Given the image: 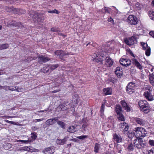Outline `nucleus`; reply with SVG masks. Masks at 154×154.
Listing matches in <instances>:
<instances>
[{
    "label": "nucleus",
    "instance_id": "f257e3e1",
    "mask_svg": "<svg viewBox=\"0 0 154 154\" xmlns=\"http://www.w3.org/2000/svg\"><path fill=\"white\" fill-rule=\"evenodd\" d=\"M133 133L137 138L146 136L147 132L146 130L142 127H137L134 129Z\"/></svg>",
    "mask_w": 154,
    "mask_h": 154
},
{
    "label": "nucleus",
    "instance_id": "f03ea898",
    "mask_svg": "<svg viewBox=\"0 0 154 154\" xmlns=\"http://www.w3.org/2000/svg\"><path fill=\"white\" fill-rule=\"evenodd\" d=\"M138 105L140 110L144 113H148L149 111V105L146 100L139 101Z\"/></svg>",
    "mask_w": 154,
    "mask_h": 154
},
{
    "label": "nucleus",
    "instance_id": "7ed1b4c3",
    "mask_svg": "<svg viewBox=\"0 0 154 154\" xmlns=\"http://www.w3.org/2000/svg\"><path fill=\"white\" fill-rule=\"evenodd\" d=\"M152 91V88L148 86L146 88L145 91L143 94L145 98L149 101H152L154 100V98L151 92Z\"/></svg>",
    "mask_w": 154,
    "mask_h": 154
},
{
    "label": "nucleus",
    "instance_id": "20e7f679",
    "mask_svg": "<svg viewBox=\"0 0 154 154\" xmlns=\"http://www.w3.org/2000/svg\"><path fill=\"white\" fill-rule=\"evenodd\" d=\"M134 146L138 149L143 148L146 146V143L143 142L141 138H137L134 140Z\"/></svg>",
    "mask_w": 154,
    "mask_h": 154
},
{
    "label": "nucleus",
    "instance_id": "39448f33",
    "mask_svg": "<svg viewBox=\"0 0 154 154\" xmlns=\"http://www.w3.org/2000/svg\"><path fill=\"white\" fill-rule=\"evenodd\" d=\"M93 56L94 58L92 60L94 62L100 63V64H103V61L105 59L103 55L94 54L93 55Z\"/></svg>",
    "mask_w": 154,
    "mask_h": 154
},
{
    "label": "nucleus",
    "instance_id": "423d86ee",
    "mask_svg": "<svg viewBox=\"0 0 154 154\" xmlns=\"http://www.w3.org/2000/svg\"><path fill=\"white\" fill-rule=\"evenodd\" d=\"M127 20L128 23L131 25H137L138 22L137 17L133 15H130L127 18Z\"/></svg>",
    "mask_w": 154,
    "mask_h": 154
},
{
    "label": "nucleus",
    "instance_id": "0eeeda50",
    "mask_svg": "<svg viewBox=\"0 0 154 154\" xmlns=\"http://www.w3.org/2000/svg\"><path fill=\"white\" fill-rule=\"evenodd\" d=\"M135 84L132 82L129 83L126 87V90L128 93L132 94L134 92Z\"/></svg>",
    "mask_w": 154,
    "mask_h": 154
},
{
    "label": "nucleus",
    "instance_id": "6e6552de",
    "mask_svg": "<svg viewBox=\"0 0 154 154\" xmlns=\"http://www.w3.org/2000/svg\"><path fill=\"white\" fill-rule=\"evenodd\" d=\"M114 61L110 57L107 56L105 59L104 65L107 67H111L113 64Z\"/></svg>",
    "mask_w": 154,
    "mask_h": 154
},
{
    "label": "nucleus",
    "instance_id": "1a4fd4ad",
    "mask_svg": "<svg viewBox=\"0 0 154 154\" xmlns=\"http://www.w3.org/2000/svg\"><path fill=\"white\" fill-rule=\"evenodd\" d=\"M125 43L128 45H131L135 43L137 41L134 36H132L129 39L126 38L124 40Z\"/></svg>",
    "mask_w": 154,
    "mask_h": 154
},
{
    "label": "nucleus",
    "instance_id": "9d476101",
    "mask_svg": "<svg viewBox=\"0 0 154 154\" xmlns=\"http://www.w3.org/2000/svg\"><path fill=\"white\" fill-rule=\"evenodd\" d=\"M141 44L142 46L143 49L146 50L145 54L147 56H149L151 53L150 47L148 46V45L146 43L141 42Z\"/></svg>",
    "mask_w": 154,
    "mask_h": 154
},
{
    "label": "nucleus",
    "instance_id": "9b49d317",
    "mask_svg": "<svg viewBox=\"0 0 154 154\" xmlns=\"http://www.w3.org/2000/svg\"><path fill=\"white\" fill-rule=\"evenodd\" d=\"M119 62L122 66L126 67L129 66L131 63L130 60L127 59L121 58L120 59Z\"/></svg>",
    "mask_w": 154,
    "mask_h": 154
},
{
    "label": "nucleus",
    "instance_id": "f8f14e48",
    "mask_svg": "<svg viewBox=\"0 0 154 154\" xmlns=\"http://www.w3.org/2000/svg\"><path fill=\"white\" fill-rule=\"evenodd\" d=\"M131 60L132 64L137 68L140 70L143 69V66L136 59L133 58L131 59Z\"/></svg>",
    "mask_w": 154,
    "mask_h": 154
},
{
    "label": "nucleus",
    "instance_id": "ddd939ff",
    "mask_svg": "<svg viewBox=\"0 0 154 154\" xmlns=\"http://www.w3.org/2000/svg\"><path fill=\"white\" fill-rule=\"evenodd\" d=\"M134 121L140 125L144 126L147 123V122L142 119L136 117L134 118Z\"/></svg>",
    "mask_w": 154,
    "mask_h": 154
},
{
    "label": "nucleus",
    "instance_id": "4468645a",
    "mask_svg": "<svg viewBox=\"0 0 154 154\" xmlns=\"http://www.w3.org/2000/svg\"><path fill=\"white\" fill-rule=\"evenodd\" d=\"M55 54L57 56H59L60 57L63 59V57H65L67 56V54L61 50H57L55 52Z\"/></svg>",
    "mask_w": 154,
    "mask_h": 154
},
{
    "label": "nucleus",
    "instance_id": "2eb2a0df",
    "mask_svg": "<svg viewBox=\"0 0 154 154\" xmlns=\"http://www.w3.org/2000/svg\"><path fill=\"white\" fill-rule=\"evenodd\" d=\"M57 119H58L57 117L48 119L46 121L45 124L48 126L53 125L55 123Z\"/></svg>",
    "mask_w": 154,
    "mask_h": 154
},
{
    "label": "nucleus",
    "instance_id": "dca6fc26",
    "mask_svg": "<svg viewBox=\"0 0 154 154\" xmlns=\"http://www.w3.org/2000/svg\"><path fill=\"white\" fill-rule=\"evenodd\" d=\"M55 152L54 147L51 146L45 149L44 151L45 154H52Z\"/></svg>",
    "mask_w": 154,
    "mask_h": 154
},
{
    "label": "nucleus",
    "instance_id": "f3484780",
    "mask_svg": "<svg viewBox=\"0 0 154 154\" xmlns=\"http://www.w3.org/2000/svg\"><path fill=\"white\" fill-rule=\"evenodd\" d=\"M38 62L40 63H42L49 61L50 59L46 57L41 56L38 57Z\"/></svg>",
    "mask_w": 154,
    "mask_h": 154
},
{
    "label": "nucleus",
    "instance_id": "a211bd4d",
    "mask_svg": "<svg viewBox=\"0 0 154 154\" xmlns=\"http://www.w3.org/2000/svg\"><path fill=\"white\" fill-rule=\"evenodd\" d=\"M122 69L121 68L118 67L116 68L115 72L117 77L119 78H120L122 75Z\"/></svg>",
    "mask_w": 154,
    "mask_h": 154
},
{
    "label": "nucleus",
    "instance_id": "6ab92c4d",
    "mask_svg": "<svg viewBox=\"0 0 154 154\" xmlns=\"http://www.w3.org/2000/svg\"><path fill=\"white\" fill-rule=\"evenodd\" d=\"M121 128V130L122 131H127L128 129V126L126 123H122L120 125Z\"/></svg>",
    "mask_w": 154,
    "mask_h": 154
},
{
    "label": "nucleus",
    "instance_id": "aec40b11",
    "mask_svg": "<svg viewBox=\"0 0 154 154\" xmlns=\"http://www.w3.org/2000/svg\"><path fill=\"white\" fill-rule=\"evenodd\" d=\"M121 103L123 108L125 110L128 112H129L130 110L131 109L130 107L127 105V103L124 100H121Z\"/></svg>",
    "mask_w": 154,
    "mask_h": 154
},
{
    "label": "nucleus",
    "instance_id": "412c9836",
    "mask_svg": "<svg viewBox=\"0 0 154 154\" xmlns=\"http://www.w3.org/2000/svg\"><path fill=\"white\" fill-rule=\"evenodd\" d=\"M103 94L106 95H111L112 91V89L110 88H104L103 90Z\"/></svg>",
    "mask_w": 154,
    "mask_h": 154
},
{
    "label": "nucleus",
    "instance_id": "4be33fe9",
    "mask_svg": "<svg viewBox=\"0 0 154 154\" xmlns=\"http://www.w3.org/2000/svg\"><path fill=\"white\" fill-rule=\"evenodd\" d=\"M68 137H65L63 139H57L56 141V142L58 144L63 145L66 143V141L68 140Z\"/></svg>",
    "mask_w": 154,
    "mask_h": 154
},
{
    "label": "nucleus",
    "instance_id": "5701e85b",
    "mask_svg": "<svg viewBox=\"0 0 154 154\" xmlns=\"http://www.w3.org/2000/svg\"><path fill=\"white\" fill-rule=\"evenodd\" d=\"M113 139L117 143H119L122 140V138L121 136L117 135L116 134H115L113 135Z\"/></svg>",
    "mask_w": 154,
    "mask_h": 154
},
{
    "label": "nucleus",
    "instance_id": "b1692460",
    "mask_svg": "<svg viewBox=\"0 0 154 154\" xmlns=\"http://www.w3.org/2000/svg\"><path fill=\"white\" fill-rule=\"evenodd\" d=\"M29 14L30 16L32 17V18H34L35 19L38 18L39 17L38 14L33 11H31L29 13Z\"/></svg>",
    "mask_w": 154,
    "mask_h": 154
},
{
    "label": "nucleus",
    "instance_id": "393cba45",
    "mask_svg": "<svg viewBox=\"0 0 154 154\" xmlns=\"http://www.w3.org/2000/svg\"><path fill=\"white\" fill-rule=\"evenodd\" d=\"M115 111L118 115L122 113V108L119 105H116V107Z\"/></svg>",
    "mask_w": 154,
    "mask_h": 154
},
{
    "label": "nucleus",
    "instance_id": "a878e982",
    "mask_svg": "<svg viewBox=\"0 0 154 154\" xmlns=\"http://www.w3.org/2000/svg\"><path fill=\"white\" fill-rule=\"evenodd\" d=\"M67 131L70 133H74L76 131L75 128L74 126H70L67 129Z\"/></svg>",
    "mask_w": 154,
    "mask_h": 154
},
{
    "label": "nucleus",
    "instance_id": "bb28decb",
    "mask_svg": "<svg viewBox=\"0 0 154 154\" xmlns=\"http://www.w3.org/2000/svg\"><path fill=\"white\" fill-rule=\"evenodd\" d=\"M135 6L137 9L139 10L143 9L144 7V5L143 4H141L138 2L136 4Z\"/></svg>",
    "mask_w": 154,
    "mask_h": 154
},
{
    "label": "nucleus",
    "instance_id": "cd10ccee",
    "mask_svg": "<svg viewBox=\"0 0 154 154\" xmlns=\"http://www.w3.org/2000/svg\"><path fill=\"white\" fill-rule=\"evenodd\" d=\"M67 109V107L65 106L64 104L60 105L57 108V109L58 110V111H60L61 110H63Z\"/></svg>",
    "mask_w": 154,
    "mask_h": 154
},
{
    "label": "nucleus",
    "instance_id": "c85d7f7f",
    "mask_svg": "<svg viewBox=\"0 0 154 154\" xmlns=\"http://www.w3.org/2000/svg\"><path fill=\"white\" fill-rule=\"evenodd\" d=\"M100 146L98 143H95L94 147V151L96 153L98 152L100 149Z\"/></svg>",
    "mask_w": 154,
    "mask_h": 154
},
{
    "label": "nucleus",
    "instance_id": "c756f323",
    "mask_svg": "<svg viewBox=\"0 0 154 154\" xmlns=\"http://www.w3.org/2000/svg\"><path fill=\"white\" fill-rule=\"evenodd\" d=\"M148 14L150 19L154 20V11H150L148 12Z\"/></svg>",
    "mask_w": 154,
    "mask_h": 154
},
{
    "label": "nucleus",
    "instance_id": "7c9ffc66",
    "mask_svg": "<svg viewBox=\"0 0 154 154\" xmlns=\"http://www.w3.org/2000/svg\"><path fill=\"white\" fill-rule=\"evenodd\" d=\"M9 47V45L7 44H5L0 45V50H3L7 49Z\"/></svg>",
    "mask_w": 154,
    "mask_h": 154
},
{
    "label": "nucleus",
    "instance_id": "2f4dec72",
    "mask_svg": "<svg viewBox=\"0 0 154 154\" xmlns=\"http://www.w3.org/2000/svg\"><path fill=\"white\" fill-rule=\"evenodd\" d=\"M117 117L118 118L119 120L122 121H124L125 120V119L124 116L122 114V113L118 115Z\"/></svg>",
    "mask_w": 154,
    "mask_h": 154
},
{
    "label": "nucleus",
    "instance_id": "473e14b6",
    "mask_svg": "<svg viewBox=\"0 0 154 154\" xmlns=\"http://www.w3.org/2000/svg\"><path fill=\"white\" fill-rule=\"evenodd\" d=\"M57 124L60 126V127L63 128H65V124L63 122L60 121H56Z\"/></svg>",
    "mask_w": 154,
    "mask_h": 154
},
{
    "label": "nucleus",
    "instance_id": "72a5a7b5",
    "mask_svg": "<svg viewBox=\"0 0 154 154\" xmlns=\"http://www.w3.org/2000/svg\"><path fill=\"white\" fill-rule=\"evenodd\" d=\"M29 147L27 146H23L20 148L19 150L20 151L23 150L28 151Z\"/></svg>",
    "mask_w": 154,
    "mask_h": 154
},
{
    "label": "nucleus",
    "instance_id": "f704fd0d",
    "mask_svg": "<svg viewBox=\"0 0 154 154\" xmlns=\"http://www.w3.org/2000/svg\"><path fill=\"white\" fill-rule=\"evenodd\" d=\"M134 149V146L132 143L129 144L128 146V149L129 151H131L133 150Z\"/></svg>",
    "mask_w": 154,
    "mask_h": 154
},
{
    "label": "nucleus",
    "instance_id": "c9c22d12",
    "mask_svg": "<svg viewBox=\"0 0 154 154\" xmlns=\"http://www.w3.org/2000/svg\"><path fill=\"white\" fill-rule=\"evenodd\" d=\"M48 12L51 14L56 13V14H58L59 12L56 9H54L52 11H48Z\"/></svg>",
    "mask_w": 154,
    "mask_h": 154
},
{
    "label": "nucleus",
    "instance_id": "e433bc0d",
    "mask_svg": "<svg viewBox=\"0 0 154 154\" xmlns=\"http://www.w3.org/2000/svg\"><path fill=\"white\" fill-rule=\"evenodd\" d=\"M32 141L29 140V138L27 140H18L17 141V142H23L24 143H26L28 142H31Z\"/></svg>",
    "mask_w": 154,
    "mask_h": 154
},
{
    "label": "nucleus",
    "instance_id": "4c0bfd02",
    "mask_svg": "<svg viewBox=\"0 0 154 154\" xmlns=\"http://www.w3.org/2000/svg\"><path fill=\"white\" fill-rule=\"evenodd\" d=\"M8 90L11 91H15L16 90V88L14 86H8Z\"/></svg>",
    "mask_w": 154,
    "mask_h": 154
},
{
    "label": "nucleus",
    "instance_id": "58836bf2",
    "mask_svg": "<svg viewBox=\"0 0 154 154\" xmlns=\"http://www.w3.org/2000/svg\"><path fill=\"white\" fill-rule=\"evenodd\" d=\"M148 143L151 146H154V140H149Z\"/></svg>",
    "mask_w": 154,
    "mask_h": 154
},
{
    "label": "nucleus",
    "instance_id": "ea45409f",
    "mask_svg": "<svg viewBox=\"0 0 154 154\" xmlns=\"http://www.w3.org/2000/svg\"><path fill=\"white\" fill-rule=\"evenodd\" d=\"M58 66V64L52 65L51 66L50 68L51 69L53 70L56 68Z\"/></svg>",
    "mask_w": 154,
    "mask_h": 154
},
{
    "label": "nucleus",
    "instance_id": "a19ab883",
    "mask_svg": "<svg viewBox=\"0 0 154 154\" xmlns=\"http://www.w3.org/2000/svg\"><path fill=\"white\" fill-rule=\"evenodd\" d=\"M87 137V136L86 135H82L81 136L77 137V138L83 140L85 138Z\"/></svg>",
    "mask_w": 154,
    "mask_h": 154
},
{
    "label": "nucleus",
    "instance_id": "79ce46f5",
    "mask_svg": "<svg viewBox=\"0 0 154 154\" xmlns=\"http://www.w3.org/2000/svg\"><path fill=\"white\" fill-rule=\"evenodd\" d=\"M150 82L151 83H154V73L152 74V76H151L150 77Z\"/></svg>",
    "mask_w": 154,
    "mask_h": 154
},
{
    "label": "nucleus",
    "instance_id": "37998d69",
    "mask_svg": "<svg viewBox=\"0 0 154 154\" xmlns=\"http://www.w3.org/2000/svg\"><path fill=\"white\" fill-rule=\"evenodd\" d=\"M36 149H35L34 148H31V147H29L28 151V152H35Z\"/></svg>",
    "mask_w": 154,
    "mask_h": 154
},
{
    "label": "nucleus",
    "instance_id": "c03bdc74",
    "mask_svg": "<svg viewBox=\"0 0 154 154\" xmlns=\"http://www.w3.org/2000/svg\"><path fill=\"white\" fill-rule=\"evenodd\" d=\"M31 137L34 140L37 137V136H36L34 133H31Z\"/></svg>",
    "mask_w": 154,
    "mask_h": 154
},
{
    "label": "nucleus",
    "instance_id": "a18cd8bd",
    "mask_svg": "<svg viewBox=\"0 0 154 154\" xmlns=\"http://www.w3.org/2000/svg\"><path fill=\"white\" fill-rule=\"evenodd\" d=\"M127 135L128 137L129 138H131L133 135L132 132L130 131H128V132Z\"/></svg>",
    "mask_w": 154,
    "mask_h": 154
},
{
    "label": "nucleus",
    "instance_id": "49530a36",
    "mask_svg": "<svg viewBox=\"0 0 154 154\" xmlns=\"http://www.w3.org/2000/svg\"><path fill=\"white\" fill-rule=\"evenodd\" d=\"M23 89L22 88H18L17 89L16 88V90L15 91L18 92H23Z\"/></svg>",
    "mask_w": 154,
    "mask_h": 154
},
{
    "label": "nucleus",
    "instance_id": "de8ad7c7",
    "mask_svg": "<svg viewBox=\"0 0 154 154\" xmlns=\"http://www.w3.org/2000/svg\"><path fill=\"white\" fill-rule=\"evenodd\" d=\"M148 154H154V148L150 150L148 152Z\"/></svg>",
    "mask_w": 154,
    "mask_h": 154
},
{
    "label": "nucleus",
    "instance_id": "09e8293b",
    "mask_svg": "<svg viewBox=\"0 0 154 154\" xmlns=\"http://www.w3.org/2000/svg\"><path fill=\"white\" fill-rule=\"evenodd\" d=\"M104 106V105L103 104H102V105L101 106L100 112L101 113H102L103 112Z\"/></svg>",
    "mask_w": 154,
    "mask_h": 154
},
{
    "label": "nucleus",
    "instance_id": "8fccbe9b",
    "mask_svg": "<svg viewBox=\"0 0 154 154\" xmlns=\"http://www.w3.org/2000/svg\"><path fill=\"white\" fill-rule=\"evenodd\" d=\"M104 10L105 11V12L106 13H109V8H107L106 7H104Z\"/></svg>",
    "mask_w": 154,
    "mask_h": 154
},
{
    "label": "nucleus",
    "instance_id": "3c124183",
    "mask_svg": "<svg viewBox=\"0 0 154 154\" xmlns=\"http://www.w3.org/2000/svg\"><path fill=\"white\" fill-rule=\"evenodd\" d=\"M51 31L53 32H57L58 30L57 28L53 27L51 28Z\"/></svg>",
    "mask_w": 154,
    "mask_h": 154
},
{
    "label": "nucleus",
    "instance_id": "603ef678",
    "mask_svg": "<svg viewBox=\"0 0 154 154\" xmlns=\"http://www.w3.org/2000/svg\"><path fill=\"white\" fill-rule=\"evenodd\" d=\"M149 34L154 38V31H151L150 32Z\"/></svg>",
    "mask_w": 154,
    "mask_h": 154
},
{
    "label": "nucleus",
    "instance_id": "864d4df0",
    "mask_svg": "<svg viewBox=\"0 0 154 154\" xmlns=\"http://www.w3.org/2000/svg\"><path fill=\"white\" fill-rule=\"evenodd\" d=\"M107 20L109 22H111L112 23H113V20L111 17L109 18Z\"/></svg>",
    "mask_w": 154,
    "mask_h": 154
},
{
    "label": "nucleus",
    "instance_id": "5fc2aeb1",
    "mask_svg": "<svg viewBox=\"0 0 154 154\" xmlns=\"http://www.w3.org/2000/svg\"><path fill=\"white\" fill-rule=\"evenodd\" d=\"M60 91V90H59V89L56 90L54 91H52V93H57V92L59 91Z\"/></svg>",
    "mask_w": 154,
    "mask_h": 154
},
{
    "label": "nucleus",
    "instance_id": "6e6d98bb",
    "mask_svg": "<svg viewBox=\"0 0 154 154\" xmlns=\"http://www.w3.org/2000/svg\"><path fill=\"white\" fill-rule=\"evenodd\" d=\"M8 86H4L3 89L5 90L6 91H7L8 90Z\"/></svg>",
    "mask_w": 154,
    "mask_h": 154
},
{
    "label": "nucleus",
    "instance_id": "4d7b16f0",
    "mask_svg": "<svg viewBox=\"0 0 154 154\" xmlns=\"http://www.w3.org/2000/svg\"><path fill=\"white\" fill-rule=\"evenodd\" d=\"M6 10L8 12H11V8H9L7 7L6 8Z\"/></svg>",
    "mask_w": 154,
    "mask_h": 154
},
{
    "label": "nucleus",
    "instance_id": "13d9d810",
    "mask_svg": "<svg viewBox=\"0 0 154 154\" xmlns=\"http://www.w3.org/2000/svg\"><path fill=\"white\" fill-rule=\"evenodd\" d=\"M43 120H44L43 119H37L36 120L37 122H40L41 121H42Z\"/></svg>",
    "mask_w": 154,
    "mask_h": 154
},
{
    "label": "nucleus",
    "instance_id": "bf43d9fd",
    "mask_svg": "<svg viewBox=\"0 0 154 154\" xmlns=\"http://www.w3.org/2000/svg\"><path fill=\"white\" fill-rule=\"evenodd\" d=\"M11 124H13L14 125H17V122H13V121L11 122Z\"/></svg>",
    "mask_w": 154,
    "mask_h": 154
},
{
    "label": "nucleus",
    "instance_id": "052dcab7",
    "mask_svg": "<svg viewBox=\"0 0 154 154\" xmlns=\"http://www.w3.org/2000/svg\"><path fill=\"white\" fill-rule=\"evenodd\" d=\"M5 122H6L8 123H9V124H11L12 121H9L8 120H5Z\"/></svg>",
    "mask_w": 154,
    "mask_h": 154
},
{
    "label": "nucleus",
    "instance_id": "680f3d73",
    "mask_svg": "<svg viewBox=\"0 0 154 154\" xmlns=\"http://www.w3.org/2000/svg\"><path fill=\"white\" fill-rule=\"evenodd\" d=\"M130 54H131V55L132 56H133L134 57H135V56L134 54L132 52H131L130 53Z\"/></svg>",
    "mask_w": 154,
    "mask_h": 154
},
{
    "label": "nucleus",
    "instance_id": "e2e57ef3",
    "mask_svg": "<svg viewBox=\"0 0 154 154\" xmlns=\"http://www.w3.org/2000/svg\"><path fill=\"white\" fill-rule=\"evenodd\" d=\"M15 117V116H7V117L8 118H13Z\"/></svg>",
    "mask_w": 154,
    "mask_h": 154
},
{
    "label": "nucleus",
    "instance_id": "0e129e2a",
    "mask_svg": "<svg viewBox=\"0 0 154 154\" xmlns=\"http://www.w3.org/2000/svg\"><path fill=\"white\" fill-rule=\"evenodd\" d=\"M3 74V72L2 71L0 70V75Z\"/></svg>",
    "mask_w": 154,
    "mask_h": 154
},
{
    "label": "nucleus",
    "instance_id": "69168bd1",
    "mask_svg": "<svg viewBox=\"0 0 154 154\" xmlns=\"http://www.w3.org/2000/svg\"><path fill=\"white\" fill-rule=\"evenodd\" d=\"M4 86H0V89H3Z\"/></svg>",
    "mask_w": 154,
    "mask_h": 154
},
{
    "label": "nucleus",
    "instance_id": "338daca9",
    "mask_svg": "<svg viewBox=\"0 0 154 154\" xmlns=\"http://www.w3.org/2000/svg\"><path fill=\"white\" fill-rule=\"evenodd\" d=\"M77 140V139L75 138L73 139V141H74V142H76Z\"/></svg>",
    "mask_w": 154,
    "mask_h": 154
},
{
    "label": "nucleus",
    "instance_id": "774afa93",
    "mask_svg": "<svg viewBox=\"0 0 154 154\" xmlns=\"http://www.w3.org/2000/svg\"><path fill=\"white\" fill-rule=\"evenodd\" d=\"M152 3L153 6H154V0H153Z\"/></svg>",
    "mask_w": 154,
    "mask_h": 154
}]
</instances>
